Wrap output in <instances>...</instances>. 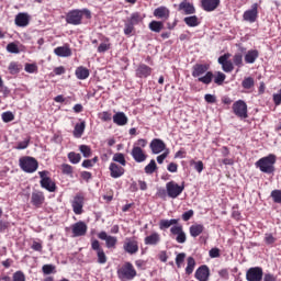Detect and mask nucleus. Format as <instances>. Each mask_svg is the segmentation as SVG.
<instances>
[{
  "instance_id": "9b49d317",
  "label": "nucleus",
  "mask_w": 281,
  "mask_h": 281,
  "mask_svg": "<svg viewBox=\"0 0 281 281\" xmlns=\"http://www.w3.org/2000/svg\"><path fill=\"white\" fill-rule=\"evenodd\" d=\"M170 232H171L172 236H177L176 237L177 243H179L180 245H183V243H186L187 237H186V232H183V226L175 225L170 228Z\"/></svg>"
},
{
  "instance_id": "6e6d98bb",
  "label": "nucleus",
  "mask_w": 281,
  "mask_h": 281,
  "mask_svg": "<svg viewBox=\"0 0 281 281\" xmlns=\"http://www.w3.org/2000/svg\"><path fill=\"white\" fill-rule=\"evenodd\" d=\"M233 63L234 65H236L237 67H243V55L241 54H236L233 57Z\"/></svg>"
},
{
  "instance_id": "f704fd0d",
  "label": "nucleus",
  "mask_w": 281,
  "mask_h": 281,
  "mask_svg": "<svg viewBox=\"0 0 281 281\" xmlns=\"http://www.w3.org/2000/svg\"><path fill=\"white\" fill-rule=\"evenodd\" d=\"M143 21H144V15L139 12L132 13L130 18V23L132 25H139V23H142Z\"/></svg>"
},
{
  "instance_id": "3c124183",
  "label": "nucleus",
  "mask_w": 281,
  "mask_h": 281,
  "mask_svg": "<svg viewBox=\"0 0 281 281\" xmlns=\"http://www.w3.org/2000/svg\"><path fill=\"white\" fill-rule=\"evenodd\" d=\"M37 69L38 67L36 66V64H26L24 67V70L26 71V74H35Z\"/></svg>"
},
{
  "instance_id": "f03ea898",
  "label": "nucleus",
  "mask_w": 281,
  "mask_h": 281,
  "mask_svg": "<svg viewBox=\"0 0 281 281\" xmlns=\"http://www.w3.org/2000/svg\"><path fill=\"white\" fill-rule=\"evenodd\" d=\"M276 155L270 154L269 156L262 157L256 162V167L266 175L276 172Z\"/></svg>"
},
{
  "instance_id": "2f4dec72",
  "label": "nucleus",
  "mask_w": 281,
  "mask_h": 281,
  "mask_svg": "<svg viewBox=\"0 0 281 281\" xmlns=\"http://www.w3.org/2000/svg\"><path fill=\"white\" fill-rule=\"evenodd\" d=\"M9 72L11 74V76H16V74H21V69H23V66L21 64H19L18 61H11L9 64Z\"/></svg>"
},
{
  "instance_id": "338daca9",
  "label": "nucleus",
  "mask_w": 281,
  "mask_h": 281,
  "mask_svg": "<svg viewBox=\"0 0 281 281\" xmlns=\"http://www.w3.org/2000/svg\"><path fill=\"white\" fill-rule=\"evenodd\" d=\"M273 100H274V104H277V106L281 104V90L279 91V93L273 94Z\"/></svg>"
},
{
  "instance_id": "0eeeda50",
  "label": "nucleus",
  "mask_w": 281,
  "mask_h": 281,
  "mask_svg": "<svg viewBox=\"0 0 281 281\" xmlns=\"http://www.w3.org/2000/svg\"><path fill=\"white\" fill-rule=\"evenodd\" d=\"M91 247L93 251L97 254V262L99 265H106V254L104 252V249L102 246H100V241L98 239L92 240Z\"/></svg>"
},
{
  "instance_id": "72a5a7b5",
  "label": "nucleus",
  "mask_w": 281,
  "mask_h": 281,
  "mask_svg": "<svg viewBox=\"0 0 281 281\" xmlns=\"http://www.w3.org/2000/svg\"><path fill=\"white\" fill-rule=\"evenodd\" d=\"M258 58V50H248L245 55V61L248 65H252V63H256V59Z\"/></svg>"
},
{
  "instance_id": "5701e85b",
  "label": "nucleus",
  "mask_w": 281,
  "mask_h": 281,
  "mask_svg": "<svg viewBox=\"0 0 281 281\" xmlns=\"http://www.w3.org/2000/svg\"><path fill=\"white\" fill-rule=\"evenodd\" d=\"M221 0H202V8L206 12H214L218 8Z\"/></svg>"
},
{
  "instance_id": "423d86ee",
  "label": "nucleus",
  "mask_w": 281,
  "mask_h": 281,
  "mask_svg": "<svg viewBox=\"0 0 281 281\" xmlns=\"http://www.w3.org/2000/svg\"><path fill=\"white\" fill-rule=\"evenodd\" d=\"M38 175L41 178V187L48 192H56V183L48 177L49 171H40Z\"/></svg>"
},
{
  "instance_id": "f257e3e1",
  "label": "nucleus",
  "mask_w": 281,
  "mask_h": 281,
  "mask_svg": "<svg viewBox=\"0 0 281 281\" xmlns=\"http://www.w3.org/2000/svg\"><path fill=\"white\" fill-rule=\"evenodd\" d=\"M85 14L88 19H91V11H89L88 9L71 10L66 15V22L69 25H81L82 24V16H85Z\"/></svg>"
},
{
  "instance_id": "79ce46f5",
  "label": "nucleus",
  "mask_w": 281,
  "mask_h": 281,
  "mask_svg": "<svg viewBox=\"0 0 281 281\" xmlns=\"http://www.w3.org/2000/svg\"><path fill=\"white\" fill-rule=\"evenodd\" d=\"M113 161L121 164V166H126V158H124V154L122 153L114 154Z\"/></svg>"
},
{
  "instance_id": "de8ad7c7",
  "label": "nucleus",
  "mask_w": 281,
  "mask_h": 281,
  "mask_svg": "<svg viewBox=\"0 0 281 281\" xmlns=\"http://www.w3.org/2000/svg\"><path fill=\"white\" fill-rule=\"evenodd\" d=\"M271 198L274 203H281V190H273L271 192Z\"/></svg>"
},
{
  "instance_id": "bf43d9fd",
  "label": "nucleus",
  "mask_w": 281,
  "mask_h": 281,
  "mask_svg": "<svg viewBox=\"0 0 281 281\" xmlns=\"http://www.w3.org/2000/svg\"><path fill=\"white\" fill-rule=\"evenodd\" d=\"M13 281H25V274L22 271L13 273Z\"/></svg>"
},
{
  "instance_id": "1a4fd4ad",
  "label": "nucleus",
  "mask_w": 281,
  "mask_h": 281,
  "mask_svg": "<svg viewBox=\"0 0 281 281\" xmlns=\"http://www.w3.org/2000/svg\"><path fill=\"white\" fill-rule=\"evenodd\" d=\"M233 111L237 117H247V103L243 100H238L233 104Z\"/></svg>"
},
{
  "instance_id": "4468645a",
  "label": "nucleus",
  "mask_w": 281,
  "mask_h": 281,
  "mask_svg": "<svg viewBox=\"0 0 281 281\" xmlns=\"http://www.w3.org/2000/svg\"><path fill=\"white\" fill-rule=\"evenodd\" d=\"M149 146L154 155H159L166 150V143L159 138L153 139Z\"/></svg>"
},
{
  "instance_id": "7ed1b4c3",
  "label": "nucleus",
  "mask_w": 281,
  "mask_h": 281,
  "mask_svg": "<svg viewBox=\"0 0 281 281\" xmlns=\"http://www.w3.org/2000/svg\"><path fill=\"white\" fill-rule=\"evenodd\" d=\"M20 168L24 172H36L38 170V160H36L34 157L24 156L20 158L19 160Z\"/></svg>"
},
{
  "instance_id": "052dcab7",
  "label": "nucleus",
  "mask_w": 281,
  "mask_h": 281,
  "mask_svg": "<svg viewBox=\"0 0 281 281\" xmlns=\"http://www.w3.org/2000/svg\"><path fill=\"white\" fill-rule=\"evenodd\" d=\"M134 30H135V25L128 22L127 24H125L124 34H126V36H130V34H133Z\"/></svg>"
},
{
  "instance_id": "a18cd8bd",
  "label": "nucleus",
  "mask_w": 281,
  "mask_h": 281,
  "mask_svg": "<svg viewBox=\"0 0 281 281\" xmlns=\"http://www.w3.org/2000/svg\"><path fill=\"white\" fill-rule=\"evenodd\" d=\"M254 78L248 77L243 80L241 86L244 89H251V87H254Z\"/></svg>"
},
{
  "instance_id": "4c0bfd02",
  "label": "nucleus",
  "mask_w": 281,
  "mask_h": 281,
  "mask_svg": "<svg viewBox=\"0 0 281 281\" xmlns=\"http://www.w3.org/2000/svg\"><path fill=\"white\" fill-rule=\"evenodd\" d=\"M184 23L189 25V27H196L199 25V18L196 15H191L184 18Z\"/></svg>"
},
{
  "instance_id": "c85d7f7f",
  "label": "nucleus",
  "mask_w": 281,
  "mask_h": 281,
  "mask_svg": "<svg viewBox=\"0 0 281 281\" xmlns=\"http://www.w3.org/2000/svg\"><path fill=\"white\" fill-rule=\"evenodd\" d=\"M204 229L205 226H203L202 224H193L190 226L189 232L192 238H196V236H201V234H203Z\"/></svg>"
},
{
  "instance_id": "412c9836",
  "label": "nucleus",
  "mask_w": 281,
  "mask_h": 281,
  "mask_svg": "<svg viewBox=\"0 0 281 281\" xmlns=\"http://www.w3.org/2000/svg\"><path fill=\"white\" fill-rule=\"evenodd\" d=\"M195 278L199 281H207L210 278V268H207V266H201L195 271Z\"/></svg>"
},
{
  "instance_id": "864d4df0",
  "label": "nucleus",
  "mask_w": 281,
  "mask_h": 281,
  "mask_svg": "<svg viewBox=\"0 0 281 281\" xmlns=\"http://www.w3.org/2000/svg\"><path fill=\"white\" fill-rule=\"evenodd\" d=\"M111 49V44L109 43H101L98 47L99 54H104V52H109Z\"/></svg>"
},
{
  "instance_id": "aec40b11",
  "label": "nucleus",
  "mask_w": 281,
  "mask_h": 281,
  "mask_svg": "<svg viewBox=\"0 0 281 281\" xmlns=\"http://www.w3.org/2000/svg\"><path fill=\"white\" fill-rule=\"evenodd\" d=\"M154 16L168 21V19H170V10L167 7H159L154 10Z\"/></svg>"
},
{
  "instance_id": "393cba45",
  "label": "nucleus",
  "mask_w": 281,
  "mask_h": 281,
  "mask_svg": "<svg viewBox=\"0 0 281 281\" xmlns=\"http://www.w3.org/2000/svg\"><path fill=\"white\" fill-rule=\"evenodd\" d=\"M114 124H117V126H126L128 124V117H126V114L124 112H117L113 116Z\"/></svg>"
},
{
  "instance_id": "a878e982",
  "label": "nucleus",
  "mask_w": 281,
  "mask_h": 281,
  "mask_svg": "<svg viewBox=\"0 0 281 281\" xmlns=\"http://www.w3.org/2000/svg\"><path fill=\"white\" fill-rule=\"evenodd\" d=\"M54 54L60 58H68V56H71V48L68 46H59L54 49Z\"/></svg>"
},
{
  "instance_id": "bb28decb",
  "label": "nucleus",
  "mask_w": 281,
  "mask_h": 281,
  "mask_svg": "<svg viewBox=\"0 0 281 281\" xmlns=\"http://www.w3.org/2000/svg\"><path fill=\"white\" fill-rule=\"evenodd\" d=\"M158 243H161V235L159 233H153L145 237V245L156 246Z\"/></svg>"
},
{
  "instance_id": "dca6fc26",
  "label": "nucleus",
  "mask_w": 281,
  "mask_h": 281,
  "mask_svg": "<svg viewBox=\"0 0 281 281\" xmlns=\"http://www.w3.org/2000/svg\"><path fill=\"white\" fill-rule=\"evenodd\" d=\"M109 170H110V177H112V179H120V177L124 175L123 167L115 162L110 164Z\"/></svg>"
},
{
  "instance_id": "e2e57ef3",
  "label": "nucleus",
  "mask_w": 281,
  "mask_h": 281,
  "mask_svg": "<svg viewBox=\"0 0 281 281\" xmlns=\"http://www.w3.org/2000/svg\"><path fill=\"white\" fill-rule=\"evenodd\" d=\"M194 216V211L189 210L182 214V221H190Z\"/></svg>"
},
{
  "instance_id": "c03bdc74",
  "label": "nucleus",
  "mask_w": 281,
  "mask_h": 281,
  "mask_svg": "<svg viewBox=\"0 0 281 281\" xmlns=\"http://www.w3.org/2000/svg\"><path fill=\"white\" fill-rule=\"evenodd\" d=\"M42 271L45 276H49L56 271V267L54 265H44Z\"/></svg>"
},
{
  "instance_id": "774afa93",
  "label": "nucleus",
  "mask_w": 281,
  "mask_h": 281,
  "mask_svg": "<svg viewBox=\"0 0 281 281\" xmlns=\"http://www.w3.org/2000/svg\"><path fill=\"white\" fill-rule=\"evenodd\" d=\"M276 276L271 274V273H266L263 277V281H276Z\"/></svg>"
},
{
  "instance_id": "5fc2aeb1",
  "label": "nucleus",
  "mask_w": 281,
  "mask_h": 281,
  "mask_svg": "<svg viewBox=\"0 0 281 281\" xmlns=\"http://www.w3.org/2000/svg\"><path fill=\"white\" fill-rule=\"evenodd\" d=\"M14 120V114L12 112H4L2 113V121L8 123Z\"/></svg>"
},
{
  "instance_id": "c9c22d12",
  "label": "nucleus",
  "mask_w": 281,
  "mask_h": 281,
  "mask_svg": "<svg viewBox=\"0 0 281 281\" xmlns=\"http://www.w3.org/2000/svg\"><path fill=\"white\" fill-rule=\"evenodd\" d=\"M149 30L151 32H156L157 34H159V32H161L164 30V22L151 21L149 23Z\"/></svg>"
},
{
  "instance_id": "a19ab883",
  "label": "nucleus",
  "mask_w": 281,
  "mask_h": 281,
  "mask_svg": "<svg viewBox=\"0 0 281 281\" xmlns=\"http://www.w3.org/2000/svg\"><path fill=\"white\" fill-rule=\"evenodd\" d=\"M196 266V261L194 260V258L189 257L188 258V265L186 268V271L188 273V276H190V273H192V271H194V267Z\"/></svg>"
},
{
  "instance_id": "6e6552de",
  "label": "nucleus",
  "mask_w": 281,
  "mask_h": 281,
  "mask_svg": "<svg viewBox=\"0 0 281 281\" xmlns=\"http://www.w3.org/2000/svg\"><path fill=\"white\" fill-rule=\"evenodd\" d=\"M98 238H100V240H105V247L108 249H115L117 246V237L111 236L106 234V232H100Z\"/></svg>"
},
{
  "instance_id": "473e14b6",
  "label": "nucleus",
  "mask_w": 281,
  "mask_h": 281,
  "mask_svg": "<svg viewBox=\"0 0 281 281\" xmlns=\"http://www.w3.org/2000/svg\"><path fill=\"white\" fill-rule=\"evenodd\" d=\"M177 223H179V220H160L159 229H168L172 225H177Z\"/></svg>"
},
{
  "instance_id": "7c9ffc66",
  "label": "nucleus",
  "mask_w": 281,
  "mask_h": 281,
  "mask_svg": "<svg viewBox=\"0 0 281 281\" xmlns=\"http://www.w3.org/2000/svg\"><path fill=\"white\" fill-rule=\"evenodd\" d=\"M179 10H182L186 14H194L195 12L194 5H192L190 2H187L186 0L179 4Z\"/></svg>"
},
{
  "instance_id": "9d476101",
  "label": "nucleus",
  "mask_w": 281,
  "mask_h": 281,
  "mask_svg": "<svg viewBox=\"0 0 281 281\" xmlns=\"http://www.w3.org/2000/svg\"><path fill=\"white\" fill-rule=\"evenodd\" d=\"M262 268L260 267H255L250 268L246 272V280L248 281H262Z\"/></svg>"
},
{
  "instance_id": "6ab92c4d",
  "label": "nucleus",
  "mask_w": 281,
  "mask_h": 281,
  "mask_svg": "<svg viewBox=\"0 0 281 281\" xmlns=\"http://www.w3.org/2000/svg\"><path fill=\"white\" fill-rule=\"evenodd\" d=\"M72 234L75 237L85 236L87 234V224L85 222H77L72 225Z\"/></svg>"
},
{
  "instance_id": "603ef678",
  "label": "nucleus",
  "mask_w": 281,
  "mask_h": 281,
  "mask_svg": "<svg viewBox=\"0 0 281 281\" xmlns=\"http://www.w3.org/2000/svg\"><path fill=\"white\" fill-rule=\"evenodd\" d=\"M61 171L64 175H72L74 173V167H71L68 164L61 165Z\"/></svg>"
},
{
  "instance_id": "4be33fe9",
  "label": "nucleus",
  "mask_w": 281,
  "mask_h": 281,
  "mask_svg": "<svg viewBox=\"0 0 281 281\" xmlns=\"http://www.w3.org/2000/svg\"><path fill=\"white\" fill-rule=\"evenodd\" d=\"M15 25L18 27H27L30 25V15L27 13H19L15 16Z\"/></svg>"
},
{
  "instance_id": "13d9d810",
  "label": "nucleus",
  "mask_w": 281,
  "mask_h": 281,
  "mask_svg": "<svg viewBox=\"0 0 281 281\" xmlns=\"http://www.w3.org/2000/svg\"><path fill=\"white\" fill-rule=\"evenodd\" d=\"M222 69H223V71H225L226 74H229V72L234 71V64H232V61L228 60V63H226V64H224V65L222 66Z\"/></svg>"
},
{
  "instance_id": "f8f14e48",
  "label": "nucleus",
  "mask_w": 281,
  "mask_h": 281,
  "mask_svg": "<svg viewBox=\"0 0 281 281\" xmlns=\"http://www.w3.org/2000/svg\"><path fill=\"white\" fill-rule=\"evenodd\" d=\"M243 19L248 21V23H256V19H258V3H254L250 10L244 12Z\"/></svg>"
},
{
  "instance_id": "4d7b16f0",
  "label": "nucleus",
  "mask_w": 281,
  "mask_h": 281,
  "mask_svg": "<svg viewBox=\"0 0 281 281\" xmlns=\"http://www.w3.org/2000/svg\"><path fill=\"white\" fill-rule=\"evenodd\" d=\"M225 78H226L225 74L217 72V76L214 79L215 85H223V82H225Z\"/></svg>"
},
{
  "instance_id": "a211bd4d",
  "label": "nucleus",
  "mask_w": 281,
  "mask_h": 281,
  "mask_svg": "<svg viewBox=\"0 0 281 281\" xmlns=\"http://www.w3.org/2000/svg\"><path fill=\"white\" fill-rule=\"evenodd\" d=\"M31 203L35 207H41L45 203V195L41 191H34L31 195Z\"/></svg>"
},
{
  "instance_id": "20e7f679",
  "label": "nucleus",
  "mask_w": 281,
  "mask_h": 281,
  "mask_svg": "<svg viewBox=\"0 0 281 281\" xmlns=\"http://www.w3.org/2000/svg\"><path fill=\"white\" fill-rule=\"evenodd\" d=\"M117 276L122 281L133 280L137 276V271L133 267V263L127 262L117 270Z\"/></svg>"
},
{
  "instance_id": "ea45409f",
  "label": "nucleus",
  "mask_w": 281,
  "mask_h": 281,
  "mask_svg": "<svg viewBox=\"0 0 281 281\" xmlns=\"http://www.w3.org/2000/svg\"><path fill=\"white\" fill-rule=\"evenodd\" d=\"M157 170V162L155 159L150 160V162L145 167L146 175H153Z\"/></svg>"
},
{
  "instance_id": "69168bd1",
  "label": "nucleus",
  "mask_w": 281,
  "mask_h": 281,
  "mask_svg": "<svg viewBox=\"0 0 281 281\" xmlns=\"http://www.w3.org/2000/svg\"><path fill=\"white\" fill-rule=\"evenodd\" d=\"M193 166H194V170H196V172H203V161L199 160V161H193Z\"/></svg>"
},
{
  "instance_id": "f3484780",
  "label": "nucleus",
  "mask_w": 281,
  "mask_h": 281,
  "mask_svg": "<svg viewBox=\"0 0 281 281\" xmlns=\"http://www.w3.org/2000/svg\"><path fill=\"white\" fill-rule=\"evenodd\" d=\"M123 249L126 251V254L133 255L137 254L139 247L137 246V241H133V239L126 238L123 245Z\"/></svg>"
},
{
  "instance_id": "39448f33",
  "label": "nucleus",
  "mask_w": 281,
  "mask_h": 281,
  "mask_svg": "<svg viewBox=\"0 0 281 281\" xmlns=\"http://www.w3.org/2000/svg\"><path fill=\"white\" fill-rule=\"evenodd\" d=\"M166 190L169 199H177L183 192V190H186V183L182 182L179 186L177 182L170 181L167 182Z\"/></svg>"
},
{
  "instance_id": "49530a36",
  "label": "nucleus",
  "mask_w": 281,
  "mask_h": 281,
  "mask_svg": "<svg viewBox=\"0 0 281 281\" xmlns=\"http://www.w3.org/2000/svg\"><path fill=\"white\" fill-rule=\"evenodd\" d=\"M80 153L83 155V157H91V148L87 145H81L79 147Z\"/></svg>"
},
{
  "instance_id": "cd10ccee",
  "label": "nucleus",
  "mask_w": 281,
  "mask_h": 281,
  "mask_svg": "<svg viewBox=\"0 0 281 281\" xmlns=\"http://www.w3.org/2000/svg\"><path fill=\"white\" fill-rule=\"evenodd\" d=\"M206 71H207V65L196 64L193 66L192 76L193 78H199L203 76V74H205Z\"/></svg>"
},
{
  "instance_id": "0e129e2a",
  "label": "nucleus",
  "mask_w": 281,
  "mask_h": 281,
  "mask_svg": "<svg viewBox=\"0 0 281 281\" xmlns=\"http://www.w3.org/2000/svg\"><path fill=\"white\" fill-rule=\"evenodd\" d=\"M204 100L209 104H214L216 102V95H214V94H205L204 95Z\"/></svg>"
},
{
  "instance_id": "ddd939ff",
  "label": "nucleus",
  "mask_w": 281,
  "mask_h": 281,
  "mask_svg": "<svg viewBox=\"0 0 281 281\" xmlns=\"http://www.w3.org/2000/svg\"><path fill=\"white\" fill-rule=\"evenodd\" d=\"M132 157L136 164H143L147 159V155L144 153V149L139 146H134L132 149Z\"/></svg>"
},
{
  "instance_id": "09e8293b",
  "label": "nucleus",
  "mask_w": 281,
  "mask_h": 281,
  "mask_svg": "<svg viewBox=\"0 0 281 281\" xmlns=\"http://www.w3.org/2000/svg\"><path fill=\"white\" fill-rule=\"evenodd\" d=\"M7 52H9V54H19V46L14 43H10L7 45Z\"/></svg>"
},
{
  "instance_id": "58836bf2",
  "label": "nucleus",
  "mask_w": 281,
  "mask_h": 281,
  "mask_svg": "<svg viewBox=\"0 0 281 281\" xmlns=\"http://www.w3.org/2000/svg\"><path fill=\"white\" fill-rule=\"evenodd\" d=\"M213 78H214V74H212V71H207L205 76L200 77L198 80L199 82H203V85H210Z\"/></svg>"
},
{
  "instance_id": "680f3d73",
  "label": "nucleus",
  "mask_w": 281,
  "mask_h": 281,
  "mask_svg": "<svg viewBox=\"0 0 281 281\" xmlns=\"http://www.w3.org/2000/svg\"><path fill=\"white\" fill-rule=\"evenodd\" d=\"M210 258H220L221 257V250L218 248H212L209 251Z\"/></svg>"
},
{
  "instance_id": "b1692460",
  "label": "nucleus",
  "mask_w": 281,
  "mask_h": 281,
  "mask_svg": "<svg viewBox=\"0 0 281 281\" xmlns=\"http://www.w3.org/2000/svg\"><path fill=\"white\" fill-rule=\"evenodd\" d=\"M153 69L148 67L146 64L139 65L138 68L136 69V76L138 78H148L150 76Z\"/></svg>"
},
{
  "instance_id": "c756f323",
  "label": "nucleus",
  "mask_w": 281,
  "mask_h": 281,
  "mask_svg": "<svg viewBox=\"0 0 281 281\" xmlns=\"http://www.w3.org/2000/svg\"><path fill=\"white\" fill-rule=\"evenodd\" d=\"M75 76L78 80H87V78H89V69L83 66H79L75 71Z\"/></svg>"
},
{
  "instance_id": "e433bc0d",
  "label": "nucleus",
  "mask_w": 281,
  "mask_h": 281,
  "mask_svg": "<svg viewBox=\"0 0 281 281\" xmlns=\"http://www.w3.org/2000/svg\"><path fill=\"white\" fill-rule=\"evenodd\" d=\"M85 128H86L85 121H82L81 123H77L74 130L75 137H82V133H85Z\"/></svg>"
},
{
  "instance_id": "2eb2a0df",
  "label": "nucleus",
  "mask_w": 281,
  "mask_h": 281,
  "mask_svg": "<svg viewBox=\"0 0 281 281\" xmlns=\"http://www.w3.org/2000/svg\"><path fill=\"white\" fill-rule=\"evenodd\" d=\"M72 211L76 214H82V207L85 205V198L80 194H77L72 200Z\"/></svg>"
},
{
  "instance_id": "8fccbe9b",
  "label": "nucleus",
  "mask_w": 281,
  "mask_h": 281,
  "mask_svg": "<svg viewBox=\"0 0 281 281\" xmlns=\"http://www.w3.org/2000/svg\"><path fill=\"white\" fill-rule=\"evenodd\" d=\"M186 260V254L184 252H180L177 255L176 257V265L178 268H181V265H183V261Z\"/></svg>"
},
{
  "instance_id": "37998d69",
  "label": "nucleus",
  "mask_w": 281,
  "mask_h": 281,
  "mask_svg": "<svg viewBox=\"0 0 281 281\" xmlns=\"http://www.w3.org/2000/svg\"><path fill=\"white\" fill-rule=\"evenodd\" d=\"M68 159L70 164H80V159H82V157L80 156V154L71 151L68 154Z\"/></svg>"
}]
</instances>
